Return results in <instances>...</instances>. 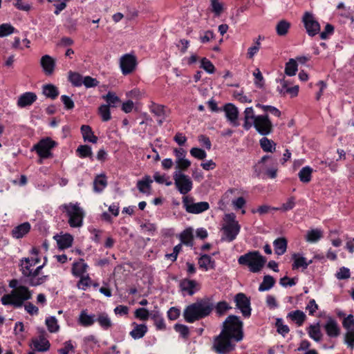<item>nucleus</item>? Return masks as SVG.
Returning <instances> with one entry per match:
<instances>
[{"mask_svg": "<svg viewBox=\"0 0 354 354\" xmlns=\"http://www.w3.org/2000/svg\"><path fill=\"white\" fill-rule=\"evenodd\" d=\"M221 332L232 337L234 341L239 342L243 339V322L237 315H230L223 323Z\"/></svg>", "mask_w": 354, "mask_h": 354, "instance_id": "obj_3", "label": "nucleus"}, {"mask_svg": "<svg viewBox=\"0 0 354 354\" xmlns=\"http://www.w3.org/2000/svg\"><path fill=\"white\" fill-rule=\"evenodd\" d=\"M153 183L149 176H145L141 180L137 182V188L142 194H149L151 189V184Z\"/></svg>", "mask_w": 354, "mask_h": 354, "instance_id": "obj_28", "label": "nucleus"}, {"mask_svg": "<svg viewBox=\"0 0 354 354\" xmlns=\"http://www.w3.org/2000/svg\"><path fill=\"white\" fill-rule=\"evenodd\" d=\"M344 343L351 350L354 349V329L346 331L344 335Z\"/></svg>", "mask_w": 354, "mask_h": 354, "instance_id": "obj_58", "label": "nucleus"}, {"mask_svg": "<svg viewBox=\"0 0 354 354\" xmlns=\"http://www.w3.org/2000/svg\"><path fill=\"white\" fill-rule=\"evenodd\" d=\"M107 182L104 175H98L93 181V189L96 192H102L106 186Z\"/></svg>", "mask_w": 354, "mask_h": 354, "instance_id": "obj_41", "label": "nucleus"}, {"mask_svg": "<svg viewBox=\"0 0 354 354\" xmlns=\"http://www.w3.org/2000/svg\"><path fill=\"white\" fill-rule=\"evenodd\" d=\"M292 259H294L292 270L298 269L299 268H302L305 270L308 268V264H306V258L300 257L299 254L294 253L292 254Z\"/></svg>", "mask_w": 354, "mask_h": 354, "instance_id": "obj_42", "label": "nucleus"}, {"mask_svg": "<svg viewBox=\"0 0 354 354\" xmlns=\"http://www.w3.org/2000/svg\"><path fill=\"white\" fill-rule=\"evenodd\" d=\"M46 261L47 259L45 258V261L42 265L37 266L35 269H33L32 274V276L30 278V281H28V285L30 286H40L48 280V275H42L41 277L39 276L41 270L45 266Z\"/></svg>", "mask_w": 354, "mask_h": 354, "instance_id": "obj_17", "label": "nucleus"}, {"mask_svg": "<svg viewBox=\"0 0 354 354\" xmlns=\"http://www.w3.org/2000/svg\"><path fill=\"white\" fill-rule=\"evenodd\" d=\"M45 331L41 330V334L31 339V346L35 351L46 352L50 348V343L44 335Z\"/></svg>", "mask_w": 354, "mask_h": 354, "instance_id": "obj_14", "label": "nucleus"}, {"mask_svg": "<svg viewBox=\"0 0 354 354\" xmlns=\"http://www.w3.org/2000/svg\"><path fill=\"white\" fill-rule=\"evenodd\" d=\"M119 64L122 74L127 76L134 73L138 63L135 55L127 53L120 57Z\"/></svg>", "mask_w": 354, "mask_h": 354, "instance_id": "obj_9", "label": "nucleus"}, {"mask_svg": "<svg viewBox=\"0 0 354 354\" xmlns=\"http://www.w3.org/2000/svg\"><path fill=\"white\" fill-rule=\"evenodd\" d=\"M253 75L255 77L254 84L256 86L259 88L263 87L264 84V80L261 71L259 68L255 69L253 73Z\"/></svg>", "mask_w": 354, "mask_h": 354, "instance_id": "obj_63", "label": "nucleus"}, {"mask_svg": "<svg viewBox=\"0 0 354 354\" xmlns=\"http://www.w3.org/2000/svg\"><path fill=\"white\" fill-rule=\"evenodd\" d=\"M176 168L179 171H186L191 165V161L188 159H181L178 160H176Z\"/></svg>", "mask_w": 354, "mask_h": 354, "instance_id": "obj_64", "label": "nucleus"}, {"mask_svg": "<svg viewBox=\"0 0 354 354\" xmlns=\"http://www.w3.org/2000/svg\"><path fill=\"white\" fill-rule=\"evenodd\" d=\"M302 21L309 36L313 37L319 32L320 25L319 22L315 19L312 14L306 12L303 17Z\"/></svg>", "mask_w": 354, "mask_h": 354, "instance_id": "obj_13", "label": "nucleus"}, {"mask_svg": "<svg viewBox=\"0 0 354 354\" xmlns=\"http://www.w3.org/2000/svg\"><path fill=\"white\" fill-rule=\"evenodd\" d=\"M322 237V232L320 230L315 229L308 232L306 241L310 243H315Z\"/></svg>", "mask_w": 354, "mask_h": 354, "instance_id": "obj_48", "label": "nucleus"}, {"mask_svg": "<svg viewBox=\"0 0 354 354\" xmlns=\"http://www.w3.org/2000/svg\"><path fill=\"white\" fill-rule=\"evenodd\" d=\"M198 264L199 268L205 271L209 269H215L216 261L212 257L207 254H203L200 256L198 259Z\"/></svg>", "mask_w": 354, "mask_h": 354, "instance_id": "obj_22", "label": "nucleus"}, {"mask_svg": "<svg viewBox=\"0 0 354 354\" xmlns=\"http://www.w3.org/2000/svg\"><path fill=\"white\" fill-rule=\"evenodd\" d=\"M309 337L314 341L319 342L321 341L323 334L321 331L319 322L315 324H310L306 328Z\"/></svg>", "mask_w": 354, "mask_h": 354, "instance_id": "obj_27", "label": "nucleus"}, {"mask_svg": "<svg viewBox=\"0 0 354 354\" xmlns=\"http://www.w3.org/2000/svg\"><path fill=\"white\" fill-rule=\"evenodd\" d=\"M210 6L216 17H219L223 11V4L219 0H210Z\"/></svg>", "mask_w": 354, "mask_h": 354, "instance_id": "obj_49", "label": "nucleus"}, {"mask_svg": "<svg viewBox=\"0 0 354 354\" xmlns=\"http://www.w3.org/2000/svg\"><path fill=\"white\" fill-rule=\"evenodd\" d=\"M77 153L79 157L82 158L90 157L92 158L91 147L88 145H80L77 149Z\"/></svg>", "mask_w": 354, "mask_h": 354, "instance_id": "obj_50", "label": "nucleus"}, {"mask_svg": "<svg viewBox=\"0 0 354 354\" xmlns=\"http://www.w3.org/2000/svg\"><path fill=\"white\" fill-rule=\"evenodd\" d=\"M174 180L177 189L181 194H187L193 188V183L190 178L183 173L175 172Z\"/></svg>", "mask_w": 354, "mask_h": 354, "instance_id": "obj_10", "label": "nucleus"}, {"mask_svg": "<svg viewBox=\"0 0 354 354\" xmlns=\"http://www.w3.org/2000/svg\"><path fill=\"white\" fill-rule=\"evenodd\" d=\"M57 145V143L49 137L41 139L32 147L41 159H47L53 157L51 150Z\"/></svg>", "mask_w": 354, "mask_h": 354, "instance_id": "obj_7", "label": "nucleus"}, {"mask_svg": "<svg viewBox=\"0 0 354 354\" xmlns=\"http://www.w3.org/2000/svg\"><path fill=\"white\" fill-rule=\"evenodd\" d=\"M73 241V238L69 234L62 235L57 239V243L60 249H66L71 247Z\"/></svg>", "mask_w": 354, "mask_h": 354, "instance_id": "obj_38", "label": "nucleus"}, {"mask_svg": "<svg viewBox=\"0 0 354 354\" xmlns=\"http://www.w3.org/2000/svg\"><path fill=\"white\" fill-rule=\"evenodd\" d=\"M324 329L327 335L330 337H337L340 335V328L337 322L332 317H328L324 325Z\"/></svg>", "mask_w": 354, "mask_h": 354, "instance_id": "obj_20", "label": "nucleus"}, {"mask_svg": "<svg viewBox=\"0 0 354 354\" xmlns=\"http://www.w3.org/2000/svg\"><path fill=\"white\" fill-rule=\"evenodd\" d=\"M234 339L221 331L214 339L213 350L218 354H228L235 348Z\"/></svg>", "mask_w": 354, "mask_h": 354, "instance_id": "obj_5", "label": "nucleus"}, {"mask_svg": "<svg viewBox=\"0 0 354 354\" xmlns=\"http://www.w3.org/2000/svg\"><path fill=\"white\" fill-rule=\"evenodd\" d=\"M40 65L45 75H51L54 73L56 63L51 56L45 55L40 59Z\"/></svg>", "mask_w": 354, "mask_h": 354, "instance_id": "obj_19", "label": "nucleus"}, {"mask_svg": "<svg viewBox=\"0 0 354 354\" xmlns=\"http://www.w3.org/2000/svg\"><path fill=\"white\" fill-rule=\"evenodd\" d=\"M174 330L180 333L182 337L187 339L189 335V330L188 326L181 324H176L174 326Z\"/></svg>", "mask_w": 354, "mask_h": 354, "instance_id": "obj_55", "label": "nucleus"}, {"mask_svg": "<svg viewBox=\"0 0 354 354\" xmlns=\"http://www.w3.org/2000/svg\"><path fill=\"white\" fill-rule=\"evenodd\" d=\"M31 225L29 222H24L16 227L11 231V235L16 239H19L26 236L30 230Z\"/></svg>", "mask_w": 354, "mask_h": 354, "instance_id": "obj_23", "label": "nucleus"}, {"mask_svg": "<svg viewBox=\"0 0 354 354\" xmlns=\"http://www.w3.org/2000/svg\"><path fill=\"white\" fill-rule=\"evenodd\" d=\"M63 207L68 216V224L71 227H80L83 224L84 212L77 203L65 204Z\"/></svg>", "mask_w": 354, "mask_h": 354, "instance_id": "obj_6", "label": "nucleus"}, {"mask_svg": "<svg viewBox=\"0 0 354 354\" xmlns=\"http://www.w3.org/2000/svg\"><path fill=\"white\" fill-rule=\"evenodd\" d=\"M275 326L277 327V331L283 337L290 331L289 327L283 324V320L281 318L277 319Z\"/></svg>", "mask_w": 354, "mask_h": 354, "instance_id": "obj_53", "label": "nucleus"}, {"mask_svg": "<svg viewBox=\"0 0 354 354\" xmlns=\"http://www.w3.org/2000/svg\"><path fill=\"white\" fill-rule=\"evenodd\" d=\"M190 154L198 160H204L207 157V153L205 150L198 148L193 147L190 150Z\"/></svg>", "mask_w": 354, "mask_h": 354, "instance_id": "obj_60", "label": "nucleus"}, {"mask_svg": "<svg viewBox=\"0 0 354 354\" xmlns=\"http://www.w3.org/2000/svg\"><path fill=\"white\" fill-rule=\"evenodd\" d=\"M240 229L239 223H227L223 228L225 237H222L221 241H233L239 234Z\"/></svg>", "mask_w": 354, "mask_h": 354, "instance_id": "obj_16", "label": "nucleus"}, {"mask_svg": "<svg viewBox=\"0 0 354 354\" xmlns=\"http://www.w3.org/2000/svg\"><path fill=\"white\" fill-rule=\"evenodd\" d=\"M80 277V279L78 281L77 286L78 287L79 289L85 290H86V288L88 287H89L91 286V279L88 275L87 276L83 275Z\"/></svg>", "mask_w": 354, "mask_h": 354, "instance_id": "obj_62", "label": "nucleus"}, {"mask_svg": "<svg viewBox=\"0 0 354 354\" xmlns=\"http://www.w3.org/2000/svg\"><path fill=\"white\" fill-rule=\"evenodd\" d=\"M298 65L297 61L294 59H290L288 62H286L285 66V73L288 76H293L296 74L297 71Z\"/></svg>", "mask_w": 354, "mask_h": 354, "instance_id": "obj_45", "label": "nucleus"}, {"mask_svg": "<svg viewBox=\"0 0 354 354\" xmlns=\"http://www.w3.org/2000/svg\"><path fill=\"white\" fill-rule=\"evenodd\" d=\"M82 76L76 72L69 71L68 73V81L74 86H81L82 85Z\"/></svg>", "mask_w": 354, "mask_h": 354, "instance_id": "obj_47", "label": "nucleus"}, {"mask_svg": "<svg viewBox=\"0 0 354 354\" xmlns=\"http://www.w3.org/2000/svg\"><path fill=\"white\" fill-rule=\"evenodd\" d=\"M19 266L21 272V281L28 284V281H30L32 276V270L35 265L30 262L29 257H28L21 259Z\"/></svg>", "mask_w": 354, "mask_h": 354, "instance_id": "obj_15", "label": "nucleus"}, {"mask_svg": "<svg viewBox=\"0 0 354 354\" xmlns=\"http://www.w3.org/2000/svg\"><path fill=\"white\" fill-rule=\"evenodd\" d=\"M183 204L185 210L191 214H200L209 208V205L207 202L194 203V198L189 196H183Z\"/></svg>", "mask_w": 354, "mask_h": 354, "instance_id": "obj_11", "label": "nucleus"}, {"mask_svg": "<svg viewBox=\"0 0 354 354\" xmlns=\"http://www.w3.org/2000/svg\"><path fill=\"white\" fill-rule=\"evenodd\" d=\"M96 321L104 329H107L111 326V321L107 315L100 314L96 317Z\"/></svg>", "mask_w": 354, "mask_h": 354, "instance_id": "obj_61", "label": "nucleus"}, {"mask_svg": "<svg viewBox=\"0 0 354 354\" xmlns=\"http://www.w3.org/2000/svg\"><path fill=\"white\" fill-rule=\"evenodd\" d=\"M236 308L240 310L242 315L245 318H249L251 316L252 308L250 297H248L245 293L239 292L234 298Z\"/></svg>", "mask_w": 354, "mask_h": 354, "instance_id": "obj_12", "label": "nucleus"}, {"mask_svg": "<svg viewBox=\"0 0 354 354\" xmlns=\"http://www.w3.org/2000/svg\"><path fill=\"white\" fill-rule=\"evenodd\" d=\"M218 315L221 316L224 315L227 310H230L232 307L225 301H221L216 304L214 307Z\"/></svg>", "mask_w": 354, "mask_h": 354, "instance_id": "obj_51", "label": "nucleus"}, {"mask_svg": "<svg viewBox=\"0 0 354 354\" xmlns=\"http://www.w3.org/2000/svg\"><path fill=\"white\" fill-rule=\"evenodd\" d=\"M32 291L28 287L20 285L17 290H12L10 293L5 294L1 298L3 306H12L15 308H21L26 301L32 299Z\"/></svg>", "mask_w": 354, "mask_h": 354, "instance_id": "obj_2", "label": "nucleus"}, {"mask_svg": "<svg viewBox=\"0 0 354 354\" xmlns=\"http://www.w3.org/2000/svg\"><path fill=\"white\" fill-rule=\"evenodd\" d=\"M342 326L347 331L354 330V316L350 314L345 317L342 321Z\"/></svg>", "mask_w": 354, "mask_h": 354, "instance_id": "obj_59", "label": "nucleus"}, {"mask_svg": "<svg viewBox=\"0 0 354 354\" xmlns=\"http://www.w3.org/2000/svg\"><path fill=\"white\" fill-rule=\"evenodd\" d=\"M87 268L86 263L81 259L80 261L74 262L72 267V274L77 277L84 275Z\"/></svg>", "mask_w": 354, "mask_h": 354, "instance_id": "obj_35", "label": "nucleus"}, {"mask_svg": "<svg viewBox=\"0 0 354 354\" xmlns=\"http://www.w3.org/2000/svg\"><path fill=\"white\" fill-rule=\"evenodd\" d=\"M46 325L50 333H55L58 332L59 326L57 324V319L55 316L48 317L46 319Z\"/></svg>", "mask_w": 354, "mask_h": 354, "instance_id": "obj_44", "label": "nucleus"}, {"mask_svg": "<svg viewBox=\"0 0 354 354\" xmlns=\"http://www.w3.org/2000/svg\"><path fill=\"white\" fill-rule=\"evenodd\" d=\"M37 99V95L33 92H26L21 94L17 100V106L24 108L32 105Z\"/></svg>", "mask_w": 354, "mask_h": 354, "instance_id": "obj_21", "label": "nucleus"}, {"mask_svg": "<svg viewBox=\"0 0 354 354\" xmlns=\"http://www.w3.org/2000/svg\"><path fill=\"white\" fill-rule=\"evenodd\" d=\"M296 198L292 196L289 197L286 203H283L281 207L274 208V211L288 212L292 210L296 205Z\"/></svg>", "mask_w": 354, "mask_h": 354, "instance_id": "obj_43", "label": "nucleus"}, {"mask_svg": "<svg viewBox=\"0 0 354 354\" xmlns=\"http://www.w3.org/2000/svg\"><path fill=\"white\" fill-rule=\"evenodd\" d=\"M107 104H102L99 108V113L103 121H108L110 118V106H111V91L103 96Z\"/></svg>", "mask_w": 354, "mask_h": 354, "instance_id": "obj_25", "label": "nucleus"}, {"mask_svg": "<svg viewBox=\"0 0 354 354\" xmlns=\"http://www.w3.org/2000/svg\"><path fill=\"white\" fill-rule=\"evenodd\" d=\"M291 24L285 19L280 20L276 25V32L280 37L285 36L288 34Z\"/></svg>", "mask_w": 354, "mask_h": 354, "instance_id": "obj_37", "label": "nucleus"}, {"mask_svg": "<svg viewBox=\"0 0 354 354\" xmlns=\"http://www.w3.org/2000/svg\"><path fill=\"white\" fill-rule=\"evenodd\" d=\"M313 169L309 166L304 167L298 173V176L301 182L308 183L312 178Z\"/></svg>", "mask_w": 354, "mask_h": 354, "instance_id": "obj_40", "label": "nucleus"}, {"mask_svg": "<svg viewBox=\"0 0 354 354\" xmlns=\"http://www.w3.org/2000/svg\"><path fill=\"white\" fill-rule=\"evenodd\" d=\"M198 286V283L195 280H192L189 279H184L180 282V288L182 291L187 292L189 295H193Z\"/></svg>", "mask_w": 354, "mask_h": 354, "instance_id": "obj_26", "label": "nucleus"}, {"mask_svg": "<svg viewBox=\"0 0 354 354\" xmlns=\"http://www.w3.org/2000/svg\"><path fill=\"white\" fill-rule=\"evenodd\" d=\"M223 111H225L227 119L230 122V123L234 127H238L239 123L237 121L239 115L237 107L233 104L228 103L224 106Z\"/></svg>", "mask_w": 354, "mask_h": 354, "instance_id": "obj_18", "label": "nucleus"}, {"mask_svg": "<svg viewBox=\"0 0 354 354\" xmlns=\"http://www.w3.org/2000/svg\"><path fill=\"white\" fill-rule=\"evenodd\" d=\"M259 145L261 148L265 152L272 153L276 149L275 142L273 140L268 139L266 136H263L261 139H260Z\"/></svg>", "mask_w": 354, "mask_h": 354, "instance_id": "obj_36", "label": "nucleus"}, {"mask_svg": "<svg viewBox=\"0 0 354 354\" xmlns=\"http://www.w3.org/2000/svg\"><path fill=\"white\" fill-rule=\"evenodd\" d=\"M150 111L154 115L162 118L165 119V106L158 104L154 102H151L149 106Z\"/></svg>", "mask_w": 354, "mask_h": 354, "instance_id": "obj_46", "label": "nucleus"}, {"mask_svg": "<svg viewBox=\"0 0 354 354\" xmlns=\"http://www.w3.org/2000/svg\"><path fill=\"white\" fill-rule=\"evenodd\" d=\"M80 130L84 142H88L91 143L97 142V137L94 135V133L89 125H82Z\"/></svg>", "mask_w": 354, "mask_h": 354, "instance_id": "obj_29", "label": "nucleus"}, {"mask_svg": "<svg viewBox=\"0 0 354 354\" xmlns=\"http://www.w3.org/2000/svg\"><path fill=\"white\" fill-rule=\"evenodd\" d=\"M136 318L142 321H147L149 318V311L145 308H139L134 312Z\"/></svg>", "mask_w": 354, "mask_h": 354, "instance_id": "obj_54", "label": "nucleus"}, {"mask_svg": "<svg viewBox=\"0 0 354 354\" xmlns=\"http://www.w3.org/2000/svg\"><path fill=\"white\" fill-rule=\"evenodd\" d=\"M96 321V316L95 315H88L86 310L81 312L78 322L80 325L87 327L93 325Z\"/></svg>", "mask_w": 354, "mask_h": 354, "instance_id": "obj_30", "label": "nucleus"}, {"mask_svg": "<svg viewBox=\"0 0 354 354\" xmlns=\"http://www.w3.org/2000/svg\"><path fill=\"white\" fill-rule=\"evenodd\" d=\"M201 68L204 69L207 73L212 74L215 71L214 64L206 57H203L201 60Z\"/></svg>", "mask_w": 354, "mask_h": 354, "instance_id": "obj_52", "label": "nucleus"}, {"mask_svg": "<svg viewBox=\"0 0 354 354\" xmlns=\"http://www.w3.org/2000/svg\"><path fill=\"white\" fill-rule=\"evenodd\" d=\"M255 130L261 136H266L271 134L274 130V126L268 113L257 115L253 122Z\"/></svg>", "mask_w": 354, "mask_h": 354, "instance_id": "obj_8", "label": "nucleus"}, {"mask_svg": "<svg viewBox=\"0 0 354 354\" xmlns=\"http://www.w3.org/2000/svg\"><path fill=\"white\" fill-rule=\"evenodd\" d=\"M287 317L290 318L292 322H295L298 326H301L305 322L306 315L303 311L300 310H296L290 312L288 314Z\"/></svg>", "mask_w": 354, "mask_h": 354, "instance_id": "obj_31", "label": "nucleus"}, {"mask_svg": "<svg viewBox=\"0 0 354 354\" xmlns=\"http://www.w3.org/2000/svg\"><path fill=\"white\" fill-rule=\"evenodd\" d=\"M275 284V279L270 275H265L262 283L259 286V291L264 292L271 289Z\"/></svg>", "mask_w": 354, "mask_h": 354, "instance_id": "obj_39", "label": "nucleus"}, {"mask_svg": "<svg viewBox=\"0 0 354 354\" xmlns=\"http://www.w3.org/2000/svg\"><path fill=\"white\" fill-rule=\"evenodd\" d=\"M273 245L275 253L277 255H282L286 252L288 241L284 237L277 238L274 241Z\"/></svg>", "mask_w": 354, "mask_h": 354, "instance_id": "obj_32", "label": "nucleus"}, {"mask_svg": "<svg viewBox=\"0 0 354 354\" xmlns=\"http://www.w3.org/2000/svg\"><path fill=\"white\" fill-rule=\"evenodd\" d=\"M238 263L241 266H248L250 272L256 273L263 268L266 259L259 251H251L240 256Z\"/></svg>", "mask_w": 354, "mask_h": 354, "instance_id": "obj_4", "label": "nucleus"}, {"mask_svg": "<svg viewBox=\"0 0 354 354\" xmlns=\"http://www.w3.org/2000/svg\"><path fill=\"white\" fill-rule=\"evenodd\" d=\"M194 230L189 227L185 229L179 235V239L182 244L192 248L194 246Z\"/></svg>", "mask_w": 354, "mask_h": 354, "instance_id": "obj_24", "label": "nucleus"}, {"mask_svg": "<svg viewBox=\"0 0 354 354\" xmlns=\"http://www.w3.org/2000/svg\"><path fill=\"white\" fill-rule=\"evenodd\" d=\"M43 94L52 100L56 99L59 95V90L57 86L52 84H47L42 86Z\"/></svg>", "mask_w": 354, "mask_h": 354, "instance_id": "obj_34", "label": "nucleus"}, {"mask_svg": "<svg viewBox=\"0 0 354 354\" xmlns=\"http://www.w3.org/2000/svg\"><path fill=\"white\" fill-rule=\"evenodd\" d=\"M15 28L9 24H3L0 25V37L11 35L15 32Z\"/></svg>", "mask_w": 354, "mask_h": 354, "instance_id": "obj_57", "label": "nucleus"}, {"mask_svg": "<svg viewBox=\"0 0 354 354\" xmlns=\"http://www.w3.org/2000/svg\"><path fill=\"white\" fill-rule=\"evenodd\" d=\"M214 304L209 297H205L188 305L183 311L185 320L194 323L209 316L214 310Z\"/></svg>", "mask_w": 354, "mask_h": 354, "instance_id": "obj_1", "label": "nucleus"}, {"mask_svg": "<svg viewBox=\"0 0 354 354\" xmlns=\"http://www.w3.org/2000/svg\"><path fill=\"white\" fill-rule=\"evenodd\" d=\"M102 214H100V218L103 221L110 222L111 221V205L106 203H104L103 205L100 206Z\"/></svg>", "mask_w": 354, "mask_h": 354, "instance_id": "obj_56", "label": "nucleus"}, {"mask_svg": "<svg viewBox=\"0 0 354 354\" xmlns=\"http://www.w3.org/2000/svg\"><path fill=\"white\" fill-rule=\"evenodd\" d=\"M134 328L130 332V335L134 339L143 337L147 333L148 328L145 324H137L133 323Z\"/></svg>", "mask_w": 354, "mask_h": 354, "instance_id": "obj_33", "label": "nucleus"}]
</instances>
